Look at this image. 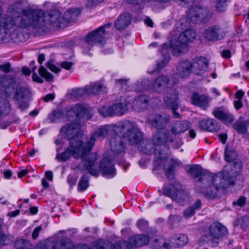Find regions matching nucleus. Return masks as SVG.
I'll return each instance as SVG.
<instances>
[{
    "label": "nucleus",
    "instance_id": "1",
    "mask_svg": "<svg viewBox=\"0 0 249 249\" xmlns=\"http://www.w3.org/2000/svg\"><path fill=\"white\" fill-rule=\"evenodd\" d=\"M22 3V0H17L14 3L11 4L7 9L8 13L12 16L24 15V10L29 12L27 17L30 21V25L27 28H20L18 30V36L15 37L16 42L23 41L22 31L24 29H41L45 26L46 22L58 28H64L68 23L75 20L81 13L80 10L77 8L69 9L64 14V16L62 17L59 11L52 10L45 15L43 11L40 9L23 8Z\"/></svg>",
    "mask_w": 249,
    "mask_h": 249
},
{
    "label": "nucleus",
    "instance_id": "2",
    "mask_svg": "<svg viewBox=\"0 0 249 249\" xmlns=\"http://www.w3.org/2000/svg\"><path fill=\"white\" fill-rule=\"evenodd\" d=\"M81 124L77 122L66 124L61 129V132L65 134L69 140L70 146L62 153H57L56 159L58 160L66 161L71 157L75 159L81 158L85 160V147L86 142H84L80 136L79 130Z\"/></svg>",
    "mask_w": 249,
    "mask_h": 249
},
{
    "label": "nucleus",
    "instance_id": "3",
    "mask_svg": "<svg viewBox=\"0 0 249 249\" xmlns=\"http://www.w3.org/2000/svg\"><path fill=\"white\" fill-rule=\"evenodd\" d=\"M110 131H113V125H106L98 129L90 137L89 141L85 144L84 162L81 161L79 163L76 167L77 169L81 172L88 171L91 175L98 177L99 171L96 167V155L90 153V152L94 146L96 139H104Z\"/></svg>",
    "mask_w": 249,
    "mask_h": 249
},
{
    "label": "nucleus",
    "instance_id": "4",
    "mask_svg": "<svg viewBox=\"0 0 249 249\" xmlns=\"http://www.w3.org/2000/svg\"><path fill=\"white\" fill-rule=\"evenodd\" d=\"M3 9L0 5V39L9 34L12 39L16 41L20 28H27L30 25L27 17L28 11L24 10V15H14L2 14Z\"/></svg>",
    "mask_w": 249,
    "mask_h": 249
},
{
    "label": "nucleus",
    "instance_id": "5",
    "mask_svg": "<svg viewBox=\"0 0 249 249\" xmlns=\"http://www.w3.org/2000/svg\"><path fill=\"white\" fill-rule=\"evenodd\" d=\"M204 178L207 185L201 187V193L210 198L216 197L220 189L226 188L230 185L235 184L233 178L227 171L219 172L215 174L208 173Z\"/></svg>",
    "mask_w": 249,
    "mask_h": 249
},
{
    "label": "nucleus",
    "instance_id": "6",
    "mask_svg": "<svg viewBox=\"0 0 249 249\" xmlns=\"http://www.w3.org/2000/svg\"><path fill=\"white\" fill-rule=\"evenodd\" d=\"M175 137L169 135L168 130H160L153 136L152 142L155 146L154 152L157 159L163 160L169 156V147L167 142H173Z\"/></svg>",
    "mask_w": 249,
    "mask_h": 249
},
{
    "label": "nucleus",
    "instance_id": "7",
    "mask_svg": "<svg viewBox=\"0 0 249 249\" xmlns=\"http://www.w3.org/2000/svg\"><path fill=\"white\" fill-rule=\"evenodd\" d=\"M209 234H204L200 239L203 244L207 243L212 247H216L219 244V239L228 232L226 227L218 222H213L208 228Z\"/></svg>",
    "mask_w": 249,
    "mask_h": 249
},
{
    "label": "nucleus",
    "instance_id": "8",
    "mask_svg": "<svg viewBox=\"0 0 249 249\" xmlns=\"http://www.w3.org/2000/svg\"><path fill=\"white\" fill-rule=\"evenodd\" d=\"M111 23H108L98 29L89 33L85 37L86 44L83 46V53L85 54H89L90 48L96 44H103L105 41V28H109Z\"/></svg>",
    "mask_w": 249,
    "mask_h": 249
},
{
    "label": "nucleus",
    "instance_id": "9",
    "mask_svg": "<svg viewBox=\"0 0 249 249\" xmlns=\"http://www.w3.org/2000/svg\"><path fill=\"white\" fill-rule=\"evenodd\" d=\"M131 98L130 97L122 98L109 107H103L99 109V113L104 116H121L124 115L129 108Z\"/></svg>",
    "mask_w": 249,
    "mask_h": 249
},
{
    "label": "nucleus",
    "instance_id": "10",
    "mask_svg": "<svg viewBox=\"0 0 249 249\" xmlns=\"http://www.w3.org/2000/svg\"><path fill=\"white\" fill-rule=\"evenodd\" d=\"M93 249H132L129 241L120 240L113 244L111 242L99 239L94 242Z\"/></svg>",
    "mask_w": 249,
    "mask_h": 249
},
{
    "label": "nucleus",
    "instance_id": "11",
    "mask_svg": "<svg viewBox=\"0 0 249 249\" xmlns=\"http://www.w3.org/2000/svg\"><path fill=\"white\" fill-rule=\"evenodd\" d=\"M163 101L166 107L172 109L174 117L179 118L180 115L177 112L179 107L177 90L174 89H170L164 95Z\"/></svg>",
    "mask_w": 249,
    "mask_h": 249
},
{
    "label": "nucleus",
    "instance_id": "12",
    "mask_svg": "<svg viewBox=\"0 0 249 249\" xmlns=\"http://www.w3.org/2000/svg\"><path fill=\"white\" fill-rule=\"evenodd\" d=\"M136 126L134 122L124 120L113 125V132L115 134L125 138L131 134Z\"/></svg>",
    "mask_w": 249,
    "mask_h": 249
},
{
    "label": "nucleus",
    "instance_id": "13",
    "mask_svg": "<svg viewBox=\"0 0 249 249\" xmlns=\"http://www.w3.org/2000/svg\"><path fill=\"white\" fill-rule=\"evenodd\" d=\"M187 172L193 178L196 179V186L198 191L201 193V187H205L207 185L204 176L208 175V173L203 172L201 167L196 165L190 166Z\"/></svg>",
    "mask_w": 249,
    "mask_h": 249
},
{
    "label": "nucleus",
    "instance_id": "14",
    "mask_svg": "<svg viewBox=\"0 0 249 249\" xmlns=\"http://www.w3.org/2000/svg\"><path fill=\"white\" fill-rule=\"evenodd\" d=\"M89 107L85 104L77 103L71 106L67 110L66 115L68 118L75 117L77 120H81L89 113Z\"/></svg>",
    "mask_w": 249,
    "mask_h": 249
},
{
    "label": "nucleus",
    "instance_id": "15",
    "mask_svg": "<svg viewBox=\"0 0 249 249\" xmlns=\"http://www.w3.org/2000/svg\"><path fill=\"white\" fill-rule=\"evenodd\" d=\"M225 36V33L222 28L217 25L209 27L204 33V37L211 41L221 40Z\"/></svg>",
    "mask_w": 249,
    "mask_h": 249
},
{
    "label": "nucleus",
    "instance_id": "16",
    "mask_svg": "<svg viewBox=\"0 0 249 249\" xmlns=\"http://www.w3.org/2000/svg\"><path fill=\"white\" fill-rule=\"evenodd\" d=\"M209 62L204 57H196L193 59L191 63L192 70L197 75H201L208 68Z\"/></svg>",
    "mask_w": 249,
    "mask_h": 249
},
{
    "label": "nucleus",
    "instance_id": "17",
    "mask_svg": "<svg viewBox=\"0 0 249 249\" xmlns=\"http://www.w3.org/2000/svg\"><path fill=\"white\" fill-rule=\"evenodd\" d=\"M111 150L115 153H120L125 149V139L116 134L111 137L109 141Z\"/></svg>",
    "mask_w": 249,
    "mask_h": 249
},
{
    "label": "nucleus",
    "instance_id": "18",
    "mask_svg": "<svg viewBox=\"0 0 249 249\" xmlns=\"http://www.w3.org/2000/svg\"><path fill=\"white\" fill-rule=\"evenodd\" d=\"M179 185L177 186L171 185L170 187L164 188L162 190V194L167 196L170 197L173 200L183 199L185 198V193L179 188Z\"/></svg>",
    "mask_w": 249,
    "mask_h": 249
},
{
    "label": "nucleus",
    "instance_id": "19",
    "mask_svg": "<svg viewBox=\"0 0 249 249\" xmlns=\"http://www.w3.org/2000/svg\"><path fill=\"white\" fill-rule=\"evenodd\" d=\"M100 168L103 176L112 178L116 175L114 164L107 158L103 159L100 164Z\"/></svg>",
    "mask_w": 249,
    "mask_h": 249
},
{
    "label": "nucleus",
    "instance_id": "20",
    "mask_svg": "<svg viewBox=\"0 0 249 249\" xmlns=\"http://www.w3.org/2000/svg\"><path fill=\"white\" fill-rule=\"evenodd\" d=\"M190 127V123L187 121H177L170 125V132L175 139L176 135L182 133L187 130Z\"/></svg>",
    "mask_w": 249,
    "mask_h": 249
},
{
    "label": "nucleus",
    "instance_id": "21",
    "mask_svg": "<svg viewBox=\"0 0 249 249\" xmlns=\"http://www.w3.org/2000/svg\"><path fill=\"white\" fill-rule=\"evenodd\" d=\"M131 101L129 107H132L134 110L140 112L144 110L148 104V98L145 95H141L136 97L133 101Z\"/></svg>",
    "mask_w": 249,
    "mask_h": 249
},
{
    "label": "nucleus",
    "instance_id": "22",
    "mask_svg": "<svg viewBox=\"0 0 249 249\" xmlns=\"http://www.w3.org/2000/svg\"><path fill=\"white\" fill-rule=\"evenodd\" d=\"M192 104L204 110L207 109L209 106L208 97L205 95H200L197 92H194L191 96Z\"/></svg>",
    "mask_w": 249,
    "mask_h": 249
},
{
    "label": "nucleus",
    "instance_id": "23",
    "mask_svg": "<svg viewBox=\"0 0 249 249\" xmlns=\"http://www.w3.org/2000/svg\"><path fill=\"white\" fill-rule=\"evenodd\" d=\"M149 242L155 249H170L172 248L171 244L161 236L158 235L152 238H149Z\"/></svg>",
    "mask_w": 249,
    "mask_h": 249
},
{
    "label": "nucleus",
    "instance_id": "24",
    "mask_svg": "<svg viewBox=\"0 0 249 249\" xmlns=\"http://www.w3.org/2000/svg\"><path fill=\"white\" fill-rule=\"evenodd\" d=\"M200 129L207 131H217L220 128L219 123L214 119H203L198 123Z\"/></svg>",
    "mask_w": 249,
    "mask_h": 249
},
{
    "label": "nucleus",
    "instance_id": "25",
    "mask_svg": "<svg viewBox=\"0 0 249 249\" xmlns=\"http://www.w3.org/2000/svg\"><path fill=\"white\" fill-rule=\"evenodd\" d=\"M169 82L168 77L163 75H160L154 81L151 85V89L154 91L160 92L167 87Z\"/></svg>",
    "mask_w": 249,
    "mask_h": 249
},
{
    "label": "nucleus",
    "instance_id": "26",
    "mask_svg": "<svg viewBox=\"0 0 249 249\" xmlns=\"http://www.w3.org/2000/svg\"><path fill=\"white\" fill-rule=\"evenodd\" d=\"M213 114L217 119L223 122L226 124H231L234 120L233 115L228 111H224L219 109H215Z\"/></svg>",
    "mask_w": 249,
    "mask_h": 249
},
{
    "label": "nucleus",
    "instance_id": "27",
    "mask_svg": "<svg viewBox=\"0 0 249 249\" xmlns=\"http://www.w3.org/2000/svg\"><path fill=\"white\" fill-rule=\"evenodd\" d=\"M191 71V62L187 60L179 62L177 67V74L178 77L181 78L188 77Z\"/></svg>",
    "mask_w": 249,
    "mask_h": 249
},
{
    "label": "nucleus",
    "instance_id": "28",
    "mask_svg": "<svg viewBox=\"0 0 249 249\" xmlns=\"http://www.w3.org/2000/svg\"><path fill=\"white\" fill-rule=\"evenodd\" d=\"M170 121V116L168 115L164 114L163 115H159L156 116V118L152 120L151 124L152 126L157 128V132L160 130H167L166 129H162V128L165 126L166 124H168ZM157 132H156L157 133Z\"/></svg>",
    "mask_w": 249,
    "mask_h": 249
},
{
    "label": "nucleus",
    "instance_id": "29",
    "mask_svg": "<svg viewBox=\"0 0 249 249\" xmlns=\"http://www.w3.org/2000/svg\"><path fill=\"white\" fill-rule=\"evenodd\" d=\"M131 18L129 13H124L121 15L116 20L114 27L118 30H122L125 28L131 23Z\"/></svg>",
    "mask_w": 249,
    "mask_h": 249
},
{
    "label": "nucleus",
    "instance_id": "30",
    "mask_svg": "<svg viewBox=\"0 0 249 249\" xmlns=\"http://www.w3.org/2000/svg\"><path fill=\"white\" fill-rule=\"evenodd\" d=\"M85 90L86 93L89 95L100 94L102 92L106 91V87L102 83L96 82L86 86Z\"/></svg>",
    "mask_w": 249,
    "mask_h": 249
},
{
    "label": "nucleus",
    "instance_id": "31",
    "mask_svg": "<svg viewBox=\"0 0 249 249\" xmlns=\"http://www.w3.org/2000/svg\"><path fill=\"white\" fill-rule=\"evenodd\" d=\"M168 45L164 44L161 48V53L163 56V59L157 63L156 69L153 72L160 71L168 64L170 59V55L169 51H168Z\"/></svg>",
    "mask_w": 249,
    "mask_h": 249
},
{
    "label": "nucleus",
    "instance_id": "32",
    "mask_svg": "<svg viewBox=\"0 0 249 249\" xmlns=\"http://www.w3.org/2000/svg\"><path fill=\"white\" fill-rule=\"evenodd\" d=\"M149 241V237L144 234H137L129 238L132 248L141 247L146 245Z\"/></svg>",
    "mask_w": 249,
    "mask_h": 249
},
{
    "label": "nucleus",
    "instance_id": "33",
    "mask_svg": "<svg viewBox=\"0 0 249 249\" xmlns=\"http://www.w3.org/2000/svg\"><path fill=\"white\" fill-rule=\"evenodd\" d=\"M128 141L131 145H137L143 140V136L142 132L137 127V126L131 132V134L127 137Z\"/></svg>",
    "mask_w": 249,
    "mask_h": 249
},
{
    "label": "nucleus",
    "instance_id": "34",
    "mask_svg": "<svg viewBox=\"0 0 249 249\" xmlns=\"http://www.w3.org/2000/svg\"><path fill=\"white\" fill-rule=\"evenodd\" d=\"M201 201L197 199L191 206L187 208L183 212V215L186 218H189L195 215L196 210H199L201 207Z\"/></svg>",
    "mask_w": 249,
    "mask_h": 249
},
{
    "label": "nucleus",
    "instance_id": "35",
    "mask_svg": "<svg viewBox=\"0 0 249 249\" xmlns=\"http://www.w3.org/2000/svg\"><path fill=\"white\" fill-rule=\"evenodd\" d=\"M72 242L68 237H62L56 241L54 249H72Z\"/></svg>",
    "mask_w": 249,
    "mask_h": 249
},
{
    "label": "nucleus",
    "instance_id": "36",
    "mask_svg": "<svg viewBox=\"0 0 249 249\" xmlns=\"http://www.w3.org/2000/svg\"><path fill=\"white\" fill-rule=\"evenodd\" d=\"M196 33L193 29H188L182 32L178 37V40L185 43H187L196 37Z\"/></svg>",
    "mask_w": 249,
    "mask_h": 249
},
{
    "label": "nucleus",
    "instance_id": "37",
    "mask_svg": "<svg viewBox=\"0 0 249 249\" xmlns=\"http://www.w3.org/2000/svg\"><path fill=\"white\" fill-rule=\"evenodd\" d=\"M89 176L87 174L82 176L78 183L77 191L80 192L85 191L89 186Z\"/></svg>",
    "mask_w": 249,
    "mask_h": 249
},
{
    "label": "nucleus",
    "instance_id": "38",
    "mask_svg": "<svg viewBox=\"0 0 249 249\" xmlns=\"http://www.w3.org/2000/svg\"><path fill=\"white\" fill-rule=\"evenodd\" d=\"M237 152L233 148H229L226 145L225 149V160L228 162L233 161L237 157Z\"/></svg>",
    "mask_w": 249,
    "mask_h": 249
},
{
    "label": "nucleus",
    "instance_id": "39",
    "mask_svg": "<svg viewBox=\"0 0 249 249\" xmlns=\"http://www.w3.org/2000/svg\"><path fill=\"white\" fill-rule=\"evenodd\" d=\"M30 93L28 88L25 87H20L17 89V91L14 95V99L16 101H18L27 97Z\"/></svg>",
    "mask_w": 249,
    "mask_h": 249
},
{
    "label": "nucleus",
    "instance_id": "40",
    "mask_svg": "<svg viewBox=\"0 0 249 249\" xmlns=\"http://www.w3.org/2000/svg\"><path fill=\"white\" fill-rule=\"evenodd\" d=\"M64 117V112L60 109H56L53 111L51 114H50L48 117V120L51 123L55 122L59 119L63 118Z\"/></svg>",
    "mask_w": 249,
    "mask_h": 249
},
{
    "label": "nucleus",
    "instance_id": "41",
    "mask_svg": "<svg viewBox=\"0 0 249 249\" xmlns=\"http://www.w3.org/2000/svg\"><path fill=\"white\" fill-rule=\"evenodd\" d=\"M187 47V45L185 43L178 40L177 44L172 47L173 54L176 56H178Z\"/></svg>",
    "mask_w": 249,
    "mask_h": 249
},
{
    "label": "nucleus",
    "instance_id": "42",
    "mask_svg": "<svg viewBox=\"0 0 249 249\" xmlns=\"http://www.w3.org/2000/svg\"><path fill=\"white\" fill-rule=\"evenodd\" d=\"M39 75L45 80L48 82H53V76L50 73L44 66H41L38 70Z\"/></svg>",
    "mask_w": 249,
    "mask_h": 249
},
{
    "label": "nucleus",
    "instance_id": "43",
    "mask_svg": "<svg viewBox=\"0 0 249 249\" xmlns=\"http://www.w3.org/2000/svg\"><path fill=\"white\" fill-rule=\"evenodd\" d=\"M233 128L239 134H246L248 131L244 122H236L233 125Z\"/></svg>",
    "mask_w": 249,
    "mask_h": 249
},
{
    "label": "nucleus",
    "instance_id": "44",
    "mask_svg": "<svg viewBox=\"0 0 249 249\" xmlns=\"http://www.w3.org/2000/svg\"><path fill=\"white\" fill-rule=\"evenodd\" d=\"M15 247L17 249H30L31 245L27 240L19 239L15 243Z\"/></svg>",
    "mask_w": 249,
    "mask_h": 249
},
{
    "label": "nucleus",
    "instance_id": "45",
    "mask_svg": "<svg viewBox=\"0 0 249 249\" xmlns=\"http://www.w3.org/2000/svg\"><path fill=\"white\" fill-rule=\"evenodd\" d=\"M86 93L85 87L84 88H77L72 89L70 93L71 96L75 98H78L82 97L84 94Z\"/></svg>",
    "mask_w": 249,
    "mask_h": 249
},
{
    "label": "nucleus",
    "instance_id": "46",
    "mask_svg": "<svg viewBox=\"0 0 249 249\" xmlns=\"http://www.w3.org/2000/svg\"><path fill=\"white\" fill-rule=\"evenodd\" d=\"M243 169V163L241 161L239 160H235L233 164V166L231 169V172L232 174L235 173H241Z\"/></svg>",
    "mask_w": 249,
    "mask_h": 249
},
{
    "label": "nucleus",
    "instance_id": "47",
    "mask_svg": "<svg viewBox=\"0 0 249 249\" xmlns=\"http://www.w3.org/2000/svg\"><path fill=\"white\" fill-rule=\"evenodd\" d=\"M188 241V237L185 234H179L176 239V243L178 246H184Z\"/></svg>",
    "mask_w": 249,
    "mask_h": 249
},
{
    "label": "nucleus",
    "instance_id": "48",
    "mask_svg": "<svg viewBox=\"0 0 249 249\" xmlns=\"http://www.w3.org/2000/svg\"><path fill=\"white\" fill-rule=\"evenodd\" d=\"M228 0H216V7L219 12H224L227 6V1Z\"/></svg>",
    "mask_w": 249,
    "mask_h": 249
},
{
    "label": "nucleus",
    "instance_id": "49",
    "mask_svg": "<svg viewBox=\"0 0 249 249\" xmlns=\"http://www.w3.org/2000/svg\"><path fill=\"white\" fill-rule=\"evenodd\" d=\"M175 168V164L173 163L170 164L169 166L165 169L166 175L167 178L170 179L174 178V174L173 173V171H174Z\"/></svg>",
    "mask_w": 249,
    "mask_h": 249
},
{
    "label": "nucleus",
    "instance_id": "50",
    "mask_svg": "<svg viewBox=\"0 0 249 249\" xmlns=\"http://www.w3.org/2000/svg\"><path fill=\"white\" fill-rule=\"evenodd\" d=\"M46 66L53 72L55 73H58L61 71V69L57 67L53 64V60H50L48 61L46 63Z\"/></svg>",
    "mask_w": 249,
    "mask_h": 249
},
{
    "label": "nucleus",
    "instance_id": "51",
    "mask_svg": "<svg viewBox=\"0 0 249 249\" xmlns=\"http://www.w3.org/2000/svg\"><path fill=\"white\" fill-rule=\"evenodd\" d=\"M240 173H236L231 175L233 178L235 184L238 183L239 185H240L244 182V178L243 175H241Z\"/></svg>",
    "mask_w": 249,
    "mask_h": 249
},
{
    "label": "nucleus",
    "instance_id": "52",
    "mask_svg": "<svg viewBox=\"0 0 249 249\" xmlns=\"http://www.w3.org/2000/svg\"><path fill=\"white\" fill-rule=\"evenodd\" d=\"M137 226L142 231L145 230L148 226V222L144 219H140L137 222Z\"/></svg>",
    "mask_w": 249,
    "mask_h": 249
},
{
    "label": "nucleus",
    "instance_id": "53",
    "mask_svg": "<svg viewBox=\"0 0 249 249\" xmlns=\"http://www.w3.org/2000/svg\"><path fill=\"white\" fill-rule=\"evenodd\" d=\"M17 86L15 83H10L5 89V94L7 96H9L11 93L17 89Z\"/></svg>",
    "mask_w": 249,
    "mask_h": 249
},
{
    "label": "nucleus",
    "instance_id": "54",
    "mask_svg": "<svg viewBox=\"0 0 249 249\" xmlns=\"http://www.w3.org/2000/svg\"><path fill=\"white\" fill-rule=\"evenodd\" d=\"M180 220L181 217L177 215H171L169 218V223L173 226L178 224Z\"/></svg>",
    "mask_w": 249,
    "mask_h": 249
},
{
    "label": "nucleus",
    "instance_id": "55",
    "mask_svg": "<svg viewBox=\"0 0 249 249\" xmlns=\"http://www.w3.org/2000/svg\"><path fill=\"white\" fill-rule=\"evenodd\" d=\"M32 71L33 72V75H32V79L35 82H37L38 83H43L44 82V80L40 78L37 74L35 72L36 67L34 66L32 68Z\"/></svg>",
    "mask_w": 249,
    "mask_h": 249
},
{
    "label": "nucleus",
    "instance_id": "56",
    "mask_svg": "<svg viewBox=\"0 0 249 249\" xmlns=\"http://www.w3.org/2000/svg\"><path fill=\"white\" fill-rule=\"evenodd\" d=\"M37 249H54V245L51 247L50 245L44 242H40L36 246Z\"/></svg>",
    "mask_w": 249,
    "mask_h": 249
},
{
    "label": "nucleus",
    "instance_id": "57",
    "mask_svg": "<svg viewBox=\"0 0 249 249\" xmlns=\"http://www.w3.org/2000/svg\"><path fill=\"white\" fill-rule=\"evenodd\" d=\"M17 102V104L18 106V107L21 110H24L27 109L29 107V103L26 101H23L21 100L16 101Z\"/></svg>",
    "mask_w": 249,
    "mask_h": 249
},
{
    "label": "nucleus",
    "instance_id": "58",
    "mask_svg": "<svg viewBox=\"0 0 249 249\" xmlns=\"http://www.w3.org/2000/svg\"><path fill=\"white\" fill-rule=\"evenodd\" d=\"M77 181V178L71 175H69L67 177V182L70 186V187L71 188L73 186L76 185Z\"/></svg>",
    "mask_w": 249,
    "mask_h": 249
},
{
    "label": "nucleus",
    "instance_id": "59",
    "mask_svg": "<svg viewBox=\"0 0 249 249\" xmlns=\"http://www.w3.org/2000/svg\"><path fill=\"white\" fill-rule=\"evenodd\" d=\"M11 64L9 62L0 65V71L5 73H8L10 71Z\"/></svg>",
    "mask_w": 249,
    "mask_h": 249
},
{
    "label": "nucleus",
    "instance_id": "60",
    "mask_svg": "<svg viewBox=\"0 0 249 249\" xmlns=\"http://www.w3.org/2000/svg\"><path fill=\"white\" fill-rule=\"evenodd\" d=\"M42 226H39L36 227L33 231L32 236L33 239H36L39 236L40 231L42 230Z\"/></svg>",
    "mask_w": 249,
    "mask_h": 249
},
{
    "label": "nucleus",
    "instance_id": "61",
    "mask_svg": "<svg viewBox=\"0 0 249 249\" xmlns=\"http://www.w3.org/2000/svg\"><path fill=\"white\" fill-rule=\"evenodd\" d=\"M116 83L122 89L125 88L126 89V86L128 80L124 79H115Z\"/></svg>",
    "mask_w": 249,
    "mask_h": 249
},
{
    "label": "nucleus",
    "instance_id": "62",
    "mask_svg": "<svg viewBox=\"0 0 249 249\" xmlns=\"http://www.w3.org/2000/svg\"><path fill=\"white\" fill-rule=\"evenodd\" d=\"M246 203V198L244 196L240 197L236 201H233L232 204L233 205H238L242 207Z\"/></svg>",
    "mask_w": 249,
    "mask_h": 249
},
{
    "label": "nucleus",
    "instance_id": "63",
    "mask_svg": "<svg viewBox=\"0 0 249 249\" xmlns=\"http://www.w3.org/2000/svg\"><path fill=\"white\" fill-rule=\"evenodd\" d=\"M142 151L147 154L150 155L153 153V149L151 147L150 144L147 145L145 147H141Z\"/></svg>",
    "mask_w": 249,
    "mask_h": 249
},
{
    "label": "nucleus",
    "instance_id": "64",
    "mask_svg": "<svg viewBox=\"0 0 249 249\" xmlns=\"http://www.w3.org/2000/svg\"><path fill=\"white\" fill-rule=\"evenodd\" d=\"M72 249H91L89 245L86 244H72Z\"/></svg>",
    "mask_w": 249,
    "mask_h": 249
}]
</instances>
